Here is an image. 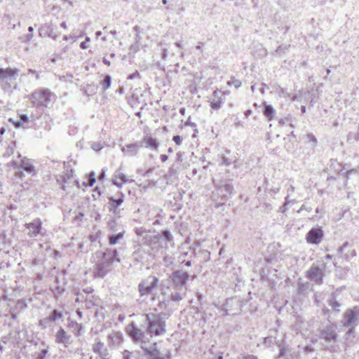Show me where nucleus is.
Masks as SVG:
<instances>
[{
	"label": "nucleus",
	"instance_id": "ea45409f",
	"mask_svg": "<svg viewBox=\"0 0 359 359\" xmlns=\"http://www.w3.org/2000/svg\"><path fill=\"white\" fill-rule=\"evenodd\" d=\"M50 323H51V321H50V320L49 319V318L48 316L46 318H44L40 320L39 322V325L42 328L45 329L48 326H50Z\"/></svg>",
	"mask_w": 359,
	"mask_h": 359
},
{
	"label": "nucleus",
	"instance_id": "c85d7f7f",
	"mask_svg": "<svg viewBox=\"0 0 359 359\" xmlns=\"http://www.w3.org/2000/svg\"><path fill=\"white\" fill-rule=\"evenodd\" d=\"M102 76H104V79L100 81V84L102 86L103 91H105L111 86V77L109 74Z\"/></svg>",
	"mask_w": 359,
	"mask_h": 359
},
{
	"label": "nucleus",
	"instance_id": "f8f14e48",
	"mask_svg": "<svg viewBox=\"0 0 359 359\" xmlns=\"http://www.w3.org/2000/svg\"><path fill=\"white\" fill-rule=\"evenodd\" d=\"M42 222L40 219H36L32 222L26 223L25 227L27 230V236L30 238L37 236L42 229Z\"/></svg>",
	"mask_w": 359,
	"mask_h": 359
},
{
	"label": "nucleus",
	"instance_id": "39448f33",
	"mask_svg": "<svg viewBox=\"0 0 359 359\" xmlns=\"http://www.w3.org/2000/svg\"><path fill=\"white\" fill-rule=\"evenodd\" d=\"M325 267L326 262H325L324 260L318 261L316 264H313L307 271L306 277L316 284L321 285L323 283Z\"/></svg>",
	"mask_w": 359,
	"mask_h": 359
},
{
	"label": "nucleus",
	"instance_id": "603ef678",
	"mask_svg": "<svg viewBox=\"0 0 359 359\" xmlns=\"http://www.w3.org/2000/svg\"><path fill=\"white\" fill-rule=\"evenodd\" d=\"M289 121H290V118L289 117H285V118H280L278 121V124H279V126H282L287 123Z\"/></svg>",
	"mask_w": 359,
	"mask_h": 359
},
{
	"label": "nucleus",
	"instance_id": "c03bdc74",
	"mask_svg": "<svg viewBox=\"0 0 359 359\" xmlns=\"http://www.w3.org/2000/svg\"><path fill=\"white\" fill-rule=\"evenodd\" d=\"M129 50H130V53H136L139 50V43H138V42L137 41V42L131 44L130 48H129Z\"/></svg>",
	"mask_w": 359,
	"mask_h": 359
},
{
	"label": "nucleus",
	"instance_id": "4c0bfd02",
	"mask_svg": "<svg viewBox=\"0 0 359 359\" xmlns=\"http://www.w3.org/2000/svg\"><path fill=\"white\" fill-rule=\"evenodd\" d=\"M241 81L238 79H236L234 77H232L231 80L227 82L228 86H233L236 88L241 87Z\"/></svg>",
	"mask_w": 359,
	"mask_h": 359
},
{
	"label": "nucleus",
	"instance_id": "20e7f679",
	"mask_svg": "<svg viewBox=\"0 0 359 359\" xmlns=\"http://www.w3.org/2000/svg\"><path fill=\"white\" fill-rule=\"evenodd\" d=\"M233 194V187L230 182H224L217 185L216 190L212 194V198L216 202L217 205L223 204L229 199Z\"/></svg>",
	"mask_w": 359,
	"mask_h": 359
},
{
	"label": "nucleus",
	"instance_id": "79ce46f5",
	"mask_svg": "<svg viewBox=\"0 0 359 359\" xmlns=\"http://www.w3.org/2000/svg\"><path fill=\"white\" fill-rule=\"evenodd\" d=\"M95 183V174L94 172H91L88 175V184L90 187H92Z\"/></svg>",
	"mask_w": 359,
	"mask_h": 359
},
{
	"label": "nucleus",
	"instance_id": "9b49d317",
	"mask_svg": "<svg viewBox=\"0 0 359 359\" xmlns=\"http://www.w3.org/2000/svg\"><path fill=\"white\" fill-rule=\"evenodd\" d=\"M18 72L19 71L17 69H12L11 67L6 69L0 68V83H4V90L11 88L8 82L15 81L18 76Z\"/></svg>",
	"mask_w": 359,
	"mask_h": 359
},
{
	"label": "nucleus",
	"instance_id": "09e8293b",
	"mask_svg": "<svg viewBox=\"0 0 359 359\" xmlns=\"http://www.w3.org/2000/svg\"><path fill=\"white\" fill-rule=\"evenodd\" d=\"M172 140L177 145H180L182 141V138L180 135H175L172 138Z\"/></svg>",
	"mask_w": 359,
	"mask_h": 359
},
{
	"label": "nucleus",
	"instance_id": "680f3d73",
	"mask_svg": "<svg viewBox=\"0 0 359 359\" xmlns=\"http://www.w3.org/2000/svg\"><path fill=\"white\" fill-rule=\"evenodd\" d=\"M168 305V302L163 301V302H160L158 306L161 309H165Z\"/></svg>",
	"mask_w": 359,
	"mask_h": 359
},
{
	"label": "nucleus",
	"instance_id": "4d7b16f0",
	"mask_svg": "<svg viewBox=\"0 0 359 359\" xmlns=\"http://www.w3.org/2000/svg\"><path fill=\"white\" fill-rule=\"evenodd\" d=\"M90 41V38L89 37H86V41H83L80 43V48H82V49H86L88 48V46H87V43Z\"/></svg>",
	"mask_w": 359,
	"mask_h": 359
},
{
	"label": "nucleus",
	"instance_id": "5fc2aeb1",
	"mask_svg": "<svg viewBox=\"0 0 359 359\" xmlns=\"http://www.w3.org/2000/svg\"><path fill=\"white\" fill-rule=\"evenodd\" d=\"M136 78H140V73L137 71H135L134 73L130 74L128 76V79L132 80Z\"/></svg>",
	"mask_w": 359,
	"mask_h": 359
},
{
	"label": "nucleus",
	"instance_id": "0eeeda50",
	"mask_svg": "<svg viewBox=\"0 0 359 359\" xmlns=\"http://www.w3.org/2000/svg\"><path fill=\"white\" fill-rule=\"evenodd\" d=\"M189 277L190 275L187 272L182 269H178L174 271L170 275L169 278L175 289L182 290L183 288H186V284Z\"/></svg>",
	"mask_w": 359,
	"mask_h": 359
},
{
	"label": "nucleus",
	"instance_id": "412c9836",
	"mask_svg": "<svg viewBox=\"0 0 359 359\" xmlns=\"http://www.w3.org/2000/svg\"><path fill=\"white\" fill-rule=\"evenodd\" d=\"M140 142L142 143V147H145L147 148H150L151 149L156 150L158 147V142L156 139L153 138L152 137H145L142 141Z\"/></svg>",
	"mask_w": 359,
	"mask_h": 359
},
{
	"label": "nucleus",
	"instance_id": "c756f323",
	"mask_svg": "<svg viewBox=\"0 0 359 359\" xmlns=\"http://www.w3.org/2000/svg\"><path fill=\"white\" fill-rule=\"evenodd\" d=\"M62 317V312L57 309H54L53 311H52L48 316V318L50 320L51 323L55 322L56 320L61 319Z\"/></svg>",
	"mask_w": 359,
	"mask_h": 359
},
{
	"label": "nucleus",
	"instance_id": "e433bc0d",
	"mask_svg": "<svg viewBox=\"0 0 359 359\" xmlns=\"http://www.w3.org/2000/svg\"><path fill=\"white\" fill-rule=\"evenodd\" d=\"M329 306L332 307V309L336 311H339V307L341 304L335 299L334 297H332L329 299Z\"/></svg>",
	"mask_w": 359,
	"mask_h": 359
},
{
	"label": "nucleus",
	"instance_id": "49530a36",
	"mask_svg": "<svg viewBox=\"0 0 359 359\" xmlns=\"http://www.w3.org/2000/svg\"><path fill=\"white\" fill-rule=\"evenodd\" d=\"M135 232L137 235L142 236L144 233H147V230L143 227L136 228Z\"/></svg>",
	"mask_w": 359,
	"mask_h": 359
},
{
	"label": "nucleus",
	"instance_id": "6e6552de",
	"mask_svg": "<svg viewBox=\"0 0 359 359\" xmlns=\"http://www.w3.org/2000/svg\"><path fill=\"white\" fill-rule=\"evenodd\" d=\"M54 94L48 89H41L33 93L31 95L32 102L36 107H46L51 101Z\"/></svg>",
	"mask_w": 359,
	"mask_h": 359
},
{
	"label": "nucleus",
	"instance_id": "aec40b11",
	"mask_svg": "<svg viewBox=\"0 0 359 359\" xmlns=\"http://www.w3.org/2000/svg\"><path fill=\"white\" fill-rule=\"evenodd\" d=\"M123 202V194H121V196L118 198H114L113 197L109 198V210L113 211L114 215H117L118 212V208Z\"/></svg>",
	"mask_w": 359,
	"mask_h": 359
},
{
	"label": "nucleus",
	"instance_id": "a19ab883",
	"mask_svg": "<svg viewBox=\"0 0 359 359\" xmlns=\"http://www.w3.org/2000/svg\"><path fill=\"white\" fill-rule=\"evenodd\" d=\"M222 103V100L221 98H219L217 100H213L211 102V104H210L211 108L215 110H217V109H220Z\"/></svg>",
	"mask_w": 359,
	"mask_h": 359
},
{
	"label": "nucleus",
	"instance_id": "864d4df0",
	"mask_svg": "<svg viewBox=\"0 0 359 359\" xmlns=\"http://www.w3.org/2000/svg\"><path fill=\"white\" fill-rule=\"evenodd\" d=\"M288 49V47L287 45L285 46H280L278 47L277 50H276V52L278 53H283L285 52V50H287Z\"/></svg>",
	"mask_w": 359,
	"mask_h": 359
},
{
	"label": "nucleus",
	"instance_id": "cd10ccee",
	"mask_svg": "<svg viewBox=\"0 0 359 359\" xmlns=\"http://www.w3.org/2000/svg\"><path fill=\"white\" fill-rule=\"evenodd\" d=\"M246 303H247L246 300H245L244 302H240V301L236 300L234 298H231V299H228L226 300L225 306L228 307L229 306H233V304H236V306L237 307L236 311L237 312H240L241 311V307L243 306V304H245Z\"/></svg>",
	"mask_w": 359,
	"mask_h": 359
},
{
	"label": "nucleus",
	"instance_id": "0e129e2a",
	"mask_svg": "<svg viewBox=\"0 0 359 359\" xmlns=\"http://www.w3.org/2000/svg\"><path fill=\"white\" fill-rule=\"evenodd\" d=\"M356 173L357 172V170L355 169H352V170H348L345 172V175H346V180H348V177H349V175L351 174V173Z\"/></svg>",
	"mask_w": 359,
	"mask_h": 359
},
{
	"label": "nucleus",
	"instance_id": "69168bd1",
	"mask_svg": "<svg viewBox=\"0 0 359 359\" xmlns=\"http://www.w3.org/2000/svg\"><path fill=\"white\" fill-rule=\"evenodd\" d=\"M168 56V50L167 48H163L161 53V57L163 60H165Z\"/></svg>",
	"mask_w": 359,
	"mask_h": 359
},
{
	"label": "nucleus",
	"instance_id": "5701e85b",
	"mask_svg": "<svg viewBox=\"0 0 359 359\" xmlns=\"http://www.w3.org/2000/svg\"><path fill=\"white\" fill-rule=\"evenodd\" d=\"M124 234V229H121V231H119L118 232L112 233L111 235L109 236V243L111 245L118 243L123 238Z\"/></svg>",
	"mask_w": 359,
	"mask_h": 359
},
{
	"label": "nucleus",
	"instance_id": "72a5a7b5",
	"mask_svg": "<svg viewBox=\"0 0 359 359\" xmlns=\"http://www.w3.org/2000/svg\"><path fill=\"white\" fill-rule=\"evenodd\" d=\"M161 236L162 238H163L165 241H167V242H168L170 243L174 244V243H173V236H172L171 232L169 230H167V229L163 230L161 231Z\"/></svg>",
	"mask_w": 359,
	"mask_h": 359
},
{
	"label": "nucleus",
	"instance_id": "f03ea898",
	"mask_svg": "<svg viewBox=\"0 0 359 359\" xmlns=\"http://www.w3.org/2000/svg\"><path fill=\"white\" fill-rule=\"evenodd\" d=\"M101 255V259L96 263L95 276L99 278L104 277L111 269L115 262L119 263L118 252L116 249H106L104 252H97Z\"/></svg>",
	"mask_w": 359,
	"mask_h": 359
},
{
	"label": "nucleus",
	"instance_id": "7ed1b4c3",
	"mask_svg": "<svg viewBox=\"0 0 359 359\" xmlns=\"http://www.w3.org/2000/svg\"><path fill=\"white\" fill-rule=\"evenodd\" d=\"M318 338L320 344L324 349L331 353H337L340 351L337 344L338 335L337 327L334 325H327L319 330Z\"/></svg>",
	"mask_w": 359,
	"mask_h": 359
},
{
	"label": "nucleus",
	"instance_id": "a18cd8bd",
	"mask_svg": "<svg viewBox=\"0 0 359 359\" xmlns=\"http://www.w3.org/2000/svg\"><path fill=\"white\" fill-rule=\"evenodd\" d=\"M32 37H33V34L32 33H29L23 37H20L19 39L21 40L22 42L26 43V42L31 41Z\"/></svg>",
	"mask_w": 359,
	"mask_h": 359
},
{
	"label": "nucleus",
	"instance_id": "37998d69",
	"mask_svg": "<svg viewBox=\"0 0 359 359\" xmlns=\"http://www.w3.org/2000/svg\"><path fill=\"white\" fill-rule=\"evenodd\" d=\"M278 94L280 97H290V94L288 93L286 90H285L283 88H280L278 90Z\"/></svg>",
	"mask_w": 359,
	"mask_h": 359
},
{
	"label": "nucleus",
	"instance_id": "bf43d9fd",
	"mask_svg": "<svg viewBox=\"0 0 359 359\" xmlns=\"http://www.w3.org/2000/svg\"><path fill=\"white\" fill-rule=\"evenodd\" d=\"M20 121L24 124L29 121V118L26 114H21L20 116Z\"/></svg>",
	"mask_w": 359,
	"mask_h": 359
},
{
	"label": "nucleus",
	"instance_id": "338daca9",
	"mask_svg": "<svg viewBox=\"0 0 359 359\" xmlns=\"http://www.w3.org/2000/svg\"><path fill=\"white\" fill-rule=\"evenodd\" d=\"M332 259V256L330 255H326L324 258L321 259L320 261H323L324 260L325 262H326V264H327L328 262H330Z\"/></svg>",
	"mask_w": 359,
	"mask_h": 359
},
{
	"label": "nucleus",
	"instance_id": "13d9d810",
	"mask_svg": "<svg viewBox=\"0 0 359 359\" xmlns=\"http://www.w3.org/2000/svg\"><path fill=\"white\" fill-rule=\"evenodd\" d=\"M288 209V204L283 203L282 206L280 207L278 212L281 213L285 212Z\"/></svg>",
	"mask_w": 359,
	"mask_h": 359
},
{
	"label": "nucleus",
	"instance_id": "f704fd0d",
	"mask_svg": "<svg viewBox=\"0 0 359 359\" xmlns=\"http://www.w3.org/2000/svg\"><path fill=\"white\" fill-rule=\"evenodd\" d=\"M15 148V142H11L6 147L5 153L4 154V157L11 156L12 154H14Z\"/></svg>",
	"mask_w": 359,
	"mask_h": 359
},
{
	"label": "nucleus",
	"instance_id": "473e14b6",
	"mask_svg": "<svg viewBox=\"0 0 359 359\" xmlns=\"http://www.w3.org/2000/svg\"><path fill=\"white\" fill-rule=\"evenodd\" d=\"M122 359H138V354L137 352L130 351L125 350L122 353Z\"/></svg>",
	"mask_w": 359,
	"mask_h": 359
},
{
	"label": "nucleus",
	"instance_id": "774afa93",
	"mask_svg": "<svg viewBox=\"0 0 359 359\" xmlns=\"http://www.w3.org/2000/svg\"><path fill=\"white\" fill-rule=\"evenodd\" d=\"M47 353V350H42L41 353L39 354L38 359H43L46 354Z\"/></svg>",
	"mask_w": 359,
	"mask_h": 359
},
{
	"label": "nucleus",
	"instance_id": "2eb2a0df",
	"mask_svg": "<svg viewBox=\"0 0 359 359\" xmlns=\"http://www.w3.org/2000/svg\"><path fill=\"white\" fill-rule=\"evenodd\" d=\"M70 335L67 334L65 330L60 327L55 335V342L62 344L65 347L70 344Z\"/></svg>",
	"mask_w": 359,
	"mask_h": 359
},
{
	"label": "nucleus",
	"instance_id": "b1692460",
	"mask_svg": "<svg viewBox=\"0 0 359 359\" xmlns=\"http://www.w3.org/2000/svg\"><path fill=\"white\" fill-rule=\"evenodd\" d=\"M20 168L29 174L34 172V165L32 164L31 161L26 157L21 160Z\"/></svg>",
	"mask_w": 359,
	"mask_h": 359
},
{
	"label": "nucleus",
	"instance_id": "bb28decb",
	"mask_svg": "<svg viewBox=\"0 0 359 359\" xmlns=\"http://www.w3.org/2000/svg\"><path fill=\"white\" fill-rule=\"evenodd\" d=\"M27 308V302L25 299H18L15 306H13V307H11L10 309L18 312V313H20L23 311H25L26 309Z\"/></svg>",
	"mask_w": 359,
	"mask_h": 359
},
{
	"label": "nucleus",
	"instance_id": "393cba45",
	"mask_svg": "<svg viewBox=\"0 0 359 359\" xmlns=\"http://www.w3.org/2000/svg\"><path fill=\"white\" fill-rule=\"evenodd\" d=\"M122 340V334L120 332H113L108 336L109 343L114 345L118 344Z\"/></svg>",
	"mask_w": 359,
	"mask_h": 359
},
{
	"label": "nucleus",
	"instance_id": "1a4fd4ad",
	"mask_svg": "<svg viewBox=\"0 0 359 359\" xmlns=\"http://www.w3.org/2000/svg\"><path fill=\"white\" fill-rule=\"evenodd\" d=\"M342 323L346 327L355 328L359 324V306L346 310L344 313Z\"/></svg>",
	"mask_w": 359,
	"mask_h": 359
},
{
	"label": "nucleus",
	"instance_id": "f257e3e1",
	"mask_svg": "<svg viewBox=\"0 0 359 359\" xmlns=\"http://www.w3.org/2000/svg\"><path fill=\"white\" fill-rule=\"evenodd\" d=\"M171 315L170 311H161L160 313H152L142 315L143 324L141 327H145L146 333L150 337L161 336L166 332L167 320Z\"/></svg>",
	"mask_w": 359,
	"mask_h": 359
},
{
	"label": "nucleus",
	"instance_id": "9d476101",
	"mask_svg": "<svg viewBox=\"0 0 359 359\" xmlns=\"http://www.w3.org/2000/svg\"><path fill=\"white\" fill-rule=\"evenodd\" d=\"M158 278L156 276H150L146 279L142 280L138 285V291L140 296L149 294L156 287Z\"/></svg>",
	"mask_w": 359,
	"mask_h": 359
},
{
	"label": "nucleus",
	"instance_id": "e2e57ef3",
	"mask_svg": "<svg viewBox=\"0 0 359 359\" xmlns=\"http://www.w3.org/2000/svg\"><path fill=\"white\" fill-rule=\"evenodd\" d=\"M8 166H11L13 168H18V162L16 161H12L7 164Z\"/></svg>",
	"mask_w": 359,
	"mask_h": 359
},
{
	"label": "nucleus",
	"instance_id": "6ab92c4d",
	"mask_svg": "<svg viewBox=\"0 0 359 359\" xmlns=\"http://www.w3.org/2000/svg\"><path fill=\"white\" fill-rule=\"evenodd\" d=\"M350 246L351 245L348 242H345L341 247L338 248V252L347 261L356 255V252L353 249L348 250L347 252H344V251Z\"/></svg>",
	"mask_w": 359,
	"mask_h": 359
},
{
	"label": "nucleus",
	"instance_id": "dca6fc26",
	"mask_svg": "<svg viewBox=\"0 0 359 359\" xmlns=\"http://www.w3.org/2000/svg\"><path fill=\"white\" fill-rule=\"evenodd\" d=\"M142 348L144 351L145 354L149 356V359H165V357L156 348V343H154L149 348H145V346H142Z\"/></svg>",
	"mask_w": 359,
	"mask_h": 359
},
{
	"label": "nucleus",
	"instance_id": "423d86ee",
	"mask_svg": "<svg viewBox=\"0 0 359 359\" xmlns=\"http://www.w3.org/2000/svg\"><path fill=\"white\" fill-rule=\"evenodd\" d=\"M126 332L135 343L141 344V346H146L147 339L145 332L139 328L135 322H131L127 325Z\"/></svg>",
	"mask_w": 359,
	"mask_h": 359
},
{
	"label": "nucleus",
	"instance_id": "c9c22d12",
	"mask_svg": "<svg viewBox=\"0 0 359 359\" xmlns=\"http://www.w3.org/2000/svg\"><path fill=\"white\" fill-rule=\"evenodd\" d=\"M184 294V293H182L181 290L172 292L170 294V299L173 302H180L182 299Z\"/></svg>",
	"mask_w": 359,
	"mask_h": 359
},
{
	"label": "nucleus",
	"instance_id": "a211bd4d",
	"mask_svg": "<svg viewBox=\"0 0 359 359\" xmlns=\"http://www.w3.org/2000/svg\"><path fill=\"white\" fill-rule=\"evenodd\" d=\"M142 147V143L137 142L134 144H127L122 147L121 151L128 156L136 155L140 148Z\"/></svg>",
	"mask_w": 359,
	"mask_h": 359
},
{
	"label": "nucleus",
	"instance_id": "2f4dec72",
	"mask_svg": "<svg viewBox=\"0 0 359 359\" xmlns=\"http://www.w3.org/2000/svg\"><path fill=\"white\" fill-rule=\"evenodd\" d=\"M108 226L112 233L118 232L123 229L121 226H118L115 219H111L108 222Z\"/></svg>",
	"mask_w": 359,
	"mask_h": 359
},
{
	"label": "nucleus",
	"instance_id": "ddd939ff",
	"mask_svg": "<svg viewBox=\"0 0 359 359\" xmlns=\"http://www.w3.org/2000/svg\"><path fill=\"white\" fill-rule=\"evenodd\" d=\"M323 237V231L320 227L312 228L306 234V241L311 244H319Z\"/></svg>",
	"mask_w": 359,
	"mask_h": 359
},
{
	"label": "nucleus",
	"instance_id": "a878e982",
	"mask_svg": "<svg viewBox=\"0 0 359 359\" xmlns=\"http://www.w3.org/2000/svg\"><path fill=\"white\" fill-rule=\"evenodd\" d=\"M114 176L116 180H114L113 182L118 187H121L122 183L127 182L126 176L120 171H116Z\"/></svg>",
	"mask_w": 359,
	"mask_h": 359
},
{
	"label": "nucleus",
	"instance_id": "6e6d98bb",
	"mask_svg": "<svg viewBox=\"0 0 359 359\" xmlns=\"http://www.w3.org/2000/svg\"><path fill=\"white\" fill-rule=\"evenodd\" d=\"M175 175H176V170L172 167H171L169 169L168 174H166L165 177L167 178L168 176L172 177V176H175Z\"/></svg>",
	"mask_w": 359,
	"mask_h": 359
},
{
	"label": "nucleus",
	"instance_id": "8fccbe9b",
	"mask_svg": "<svg viewBox=\"0 0 359 359\" xmlns=\"http://www.w3.org/2000/svg\"><path fill=\"white\" fill-rule=\"evenodd\" d=\"M231 163H232V161L231 159L226 158L225 157H222V165L228 166V165H231Z\"/></svg>",
	"mask_w": 359,
	"mask_h": 359
},
{
	"label": "nucleus",
	"instance_id": "3c124183",
	"mask_svg": "<svg viewBox=\"0 0 359 359\" xmlns=\"http://www.w3.org/2000/svg\"><path fill=\"white\" fill-rule=\"evenodd\" d=\"M91 148L93 150L98 151L102 148V145H101L100 143H93L91 145Z\"/></svg>",
	"mask_w": 359,
	"mask_h": 359
},
{
	"label": "nucleus",
	"instance_id": "052dcab7",
	"mask_svg": "<svg viewBox=\"0 0 359 359\" xmlns=\"http://www.w3.org/2000/svg\"><path fill=\"white\" fill-rule=\"evenodd\" d=\"M11 122L13 123L15 128H19L23 126V123L20 121H13L11 118L9 119Z\"/></svg>",
	"mask_w": 359,
	"mask_h": 359
},
{
	"label": "nucleus",
	"instance_id": "4be33fe9",
	"mask_svg": "<svg viewBox=\"0 0 359 359\" xmlns=\"http://www.w3.org/2000/svg\"><path fill=\"white\" fill-rule=\"evenodd\" d=\"M263 106L264 115L267 118L269 121H271L274 118L276 114L275 109L271 104H267L266 102H263Z\"/></svg>",
	"mask_w": 359,
	"mask_h": 359
},
{
	"label": "nucleus",
	"instance_id": "de8ad7c7",
	"mask_svg": "<svg viewBox=\"0 0 359 359\" xmlns=\"http://www.w3.org/2000/svg\"><path fill=\"white\" fill-rule=\"evenodd\" d=\"M9 313H10V314H11V319H12V320H16V319H17V318H18V314H19L20 313H18V312H17V311H14V310H13V309H9Z\"/></svg>",
	"mask_w": 359,
	"mask_h": 359
},
{
	"label": "nucleus",
	"instance_id": "7c9ffc66",
	"mask_svg": "<svg viewBox=\"0 0 359 359\" xmlns=\"http://www.w3.org/2000/svg\"><path fill=\"white\" fill-rule=\"evenodd\" d=\"M348 330L345 334V340L347 343H353L355 337L353 327H348Z\"/></svg>",
	"mask_w": 359,
	"mask_h": 359
},
{
	"label": "nucleus",
	"instance_id": "f3484780",
	"mask_svg": "<svg viewBox=\"0 0 359 359\" xmlns=\"http://www.w3.org/2000/svg\"><path fill=\"white\" fill-rule=\"evenodd\" d=\"M93 351L95 353H97L98 356L97 358H104L107 356H109L107 348L104 346V343L101 341H97L93 346Z\"/></svg>",
	"mask_w": 359,
	"mask_h": 359
},
{
	"label": "nucleus",
	"instance_id": "58836bf2",
	"mask_svg": "<svg viewBox=\"0 0 359 359\" xmlns=\"http://www.w3.org/2000/svg\"><path fill=\"white\" fill-rule=\"evenodd\" d=\"M307 142L311 144L312 147H315L317 144V140L316 137L312 134L309 133L306 135Z\"/></svg>",
	"mask_w": 359,
	"mask_h": 359
},
{
	"label": "nucleus",
	"instance_id": "4468645a",
	"mask_svg": "<svg viewBox=\"0 0 359 359\" xmlns=\"http://www.w3.org/2000/svg\"><path fill=\"white\" fill-rule=\"evenodd\" d=\"M39 36H47L53 39H56L57 35L55 33L53 25L51 23H45L42 25L39 29Z\"/></svg>",
	"mask_w": 359,
	"mask_h": 359
}]
</instances>
